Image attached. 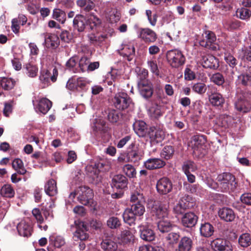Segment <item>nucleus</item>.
<instances>
[{"mask_svg":"<svg viewBox=\"0 0 251 251\" xmlns=\"http://www.w3.org/2000/svg\"><path fill=\"white\" fill-rule=\"evenodd\" d=\"M247 102L242 100H239L235 102V108L241 112L246 113L250 110V107L247 105Z\"/></svg>","mask_w":251,"mask_h":251,"instance_id":"43","label":"nucleus"},{"mask_svg":"<svg viewBox=\"0 0 251 251\" xmlns=\"http://www.w3.org/2000/svg\"><path fill=\"white\" fill-rule=\"evenodd\" d=\"M76 5L85 12H88L95 7V3L92 0H77Z\"/></svg>","mask_w":251,"mask_h":251,"instance_id":"35","label":"nucleus"},{"mask_svg":"<svg viewBox=\"0 0 251 251\" xmlns=\"http://www.w3.org/2000/svg\"><path fill=\"white\" fill-rule=\"evenodd\" d=\"M120 112L115 110H110L107 115L108 120L112 123L118 122L120 118Z\"/></svg>","mask_w":251,"mask_h":251,"instance_id":"58","label":"nucleus"},{"mask_svg":"<svg viewBox=\"0 0 251 251\" xmlns=\"http://www.w3.org/2000/svg\"><path fill=\"white\" fill-rule=\"evenodd\" d=\"M174 153V149L171 146H166L163 149L161 155L166 159H170Z\"/></svg>","mask_w":251,"mask_h":251,"instance_id":"53","label":"nucleus"},{"mask_svg":"<svg viewBox=\"0 0 251 251\" xmlns=\"http://www.w3.org/2000/svg\"><path fill=\"white\" fill-rule=\"evenodd\" d=\"M206 139L205 136L202 135H196L193 136L191 140V144L193 149V152L197 154L199 152L202 153L204 149Z\"/></svg>","mask_w":251,"mask_h":251,"instance_id":"9","label":"nucleus"},{"mask_svg":"<svg viewBox=\"0 0 251 251\" xmlns=\"http://www.w3.org/2000/svg\"><path fill=\"white\" fill-rule=\"evenodd\" d=\"M127 179L122 175H117L113 176L111 186L113 189H124L127 187Z\"/></svg>","mask_w":251,"mask_h":251,"instance_id":"19","label":"nucleus"},{"mask_svg":"<svg viewBox=\"0 0 251 251\" xmlns=\"http://www.w3.org/2000/svg\"><path fill=\"white\" fill-rule=\"evenodd\" d=\"M140 238L144 241L151 242L155 238L154 231L149 225L141 224L138 226Z\"/></svg>","mask_w":251,"mask_h":251,"instance_id":"13","label":"nucleus"},{"mask_svg":"<svg viewBox=\"0 0 251 251\" xmlns=\"http://www.w3.org/2000/svg\"><path fill=\"white\" fill-rule=\"evenodd\" d=\"M107 225L110 228H116L121 225V223L117 217H112L107 220Z\"/></svg>","mask_w":251,"mask_h":251,"instance_id":"62","label":"nucleus"},{"mask_svg":"<svg viewBox=\"0 0 251 251\" xmlns=\"http://www.w3.org/2000/svg\"><path fill=\"white\" fill-rule=\"evenodd\" d=\"M50 242L51 244H53L54 246L56 248H60L64 246L65 244L64 238L59 235H51L50 237Z\"/></svg>","mask_w":251,"mask_h":251,"instance_id":"42","label":"nucleus"},{"mask_svg":"<svg viewBox=\"0 0 251 251\" xmlns=\"http://www.w3.org/2000/svg\"><path fill=\"white\" fill-rule=\"evenodd\" d=\"M135 233V231L131 228L123 230L119 236L118 240L123 245H132L136 240Z\"/></svg>","mask_w":251,"mask_h":251,"instance_id":"10","label":"nucleus"},{"mask_svg":"<svg viewBox=\"0 0 251 251\" xmlns=\"http://www.w3.org/2000/svg\"><path fill=\"white\" fill-rule=\"evenodd\" d=\"M44 189L47 195L55 196L58 192L56 182L53 179L49 180L45 185Z\"/></svg>","mask_w":251,"mask_h":251,"instance_id":"30","label":"nucleus"},{"mask_svg":"<svg viewBox=\"0 0 251 251\" xmlns=\"http://www.w3.org/2000/svg\"><path fill=\"white\" fill-rule=\"evenodd\" d=\"M87 21L85 17L81 14L76 15L73 20L74 28L79 32L83 31L86 25Z\"/></svg>","mask_w":251,"mask_h":251,"instance_id":"27","label":"nucleus"},{"mask_svg":"<svg viewBox=\"0 0 251 251\" xmlns=\"http://www.w3.org/2000/svg\"><path fill=\"white\" fill-rule=\"evenodd\" d=\"M15 84V81L11 78L1 77L0 78V86L5 90L12 89Z\"/></svg>","mask_w":251,"mask_h":251,"instance_id":"39","label":"nucleus"},{"mask_svg":"<svg viewBox=\"0 0 251 251\" xmlns=\"http://www.w3.org/2000/svg\"><path fill=\"white\" fill-rule=\"evenodd\" d=\"M148 71L145 69L140 70L138 75V89L141 96L146 100L151 97L153 92L152 83L147 79Z\"/></svg>","mask_w":251,"mask_h":251,"instance_id":"1","label":"nucleus"},{"mask_svg":"<svg viewBox=\"0 0 251 251\" xmlns=\"http://www.w3.org/2000/svg\"><path fill=\"white\" fill-rule=\"evenodd\" d=\"M156 189L158 193L161 194H167L172 189L171 181L166 177L160 178L157 182Z\"/></svg>","mask_w":251,"mask_h":251,"instance_id":"14","label":"nucleus"},{"mask_svg":"<svg viewBox=\"0 0 251 251\" xmlns=\"http://www.w3.org/2000/svg\"><path fill=\"white\" fill-rule=\"evenodd\" d=\"M78 61V58L72 57L66 62V66L67 69L72 71L74 73H79L78 68H75Z\"/></svg>","mask_w":251,"mask_h":251,"instance_id":"50","label":"nucleus"},{"mask_svg":"<svg viewBox=\"0 0 251 251\" xmlns=\"http://www.w3.org/2000/svg\"><path fill=\"white\" fill-rule=\"evenodd\" d=\"M123 170L124 173L129 177L132 178L136 176V171L133 166L130 164H126L123 168Z\"/></svg>","mask_w":251,"mask_h":251,"instance_id":"54","label":"nucleus"},{"mask_svg":"<svg viewBox=\"0 0 251 251\" xmlns=\"http://www.w3.org/2000/svg\"><path fill=\"white\" fill-rule=\"evenodd\" d=\"M198 217L193 212H188L183 215L181 218V223L184 226L192 227L195 226Z\"/></svg>","mask_w":251,"mask_h":251,"instance_id":"20","label":"nucleus"},{"mask_svg":"<svg viewBox=\"0 0 251 251\" xmlns=\"http://www.w3.org/2000/svg\"><path fill=\"white\" fill-rule=\"evenodd\" d=\"M123 217L126 223L131 225L135 221L136 216L130 210V208H126L123 214Z\"/></svg>","mask_w":251,"mask_h":251,"instance_id":"40","label":"nucleus"},{"mask_svg":"<svg viewBox=\"0 0 251 251\" xmlns=\"http://www.w3.org/2000/svg\"><path fill=\"white\" fill-rule=\"evenodd\" d=\"M174 225L170 220L166 218L162 219L157 223L158 230L162 233L170 232L173 228Z\"/></svg>","mask_w":251,"mask_h":251,"instance_id":"32","label":"nucleus"},{"mask_svg":"<svg viewBox=\"0 0 251 251\" xmlns=\"http://www.w3.org/2000/svg\"><path fill=\"white\" fill-rule=\"evenodd\" d=\"M216 40V37L215 34L211 31L207 30L205 31L203 39L200 42V44L201 46L206 48L216 50L218 48L215 44Z\"/></svg>","mask_w":251,"mask_h":251,"instance_id":"8","label":"nucleus"},{"mask_svg":"<svg viewBox=\"0 0 251 251\" xmlns=\"http://www.w3.org/2000/svg\"><path fill=\"white\" fill-rule=\"evenodd\" d=\"M44 38V43L47 48L55 49L59 45V39L55 34L46 33Z\"/></svg>","mask_w":251,"mask_h":251,"instance_id":"22","label":"nucleus"},{"mask_svg":"<svg viewBox=\"0 0 251 251\" xmlns=\"http://www.w3.org/2000/svg\"><path fill=\"white\" fill-rule=\"evenodd\" d=\"M225 60L229 66L232 68L235 67L237 64V60L236 59L230 54H225Z\"/></svg>","mask_w":251,"mask_h":251,"instance_id":"64","label":"nucleus"},{"mask_svg":"<svg viewBox=\"0 0 251 251\" xmlns=\"http://www.w3.org/2000/svg\"><path fill=\"white\" fill-rule=\"evenodd\" d=\"M214 232V227L208 223H204L201 225L200 233L201 235L205 237L211 236Z\"/></svg>","mask_w":251,"mask_h":251,"instance_id":"36","label":"nucleus"},{"mask_svg":"<svg viewBox=\"0 0 251 251\" xmlns=\"http://www.w3.org/2000/svg\"><path fill=\"white\" fill-rule=\"evenodd\" d=\"M233 121L232 118L227 115L223 114L219 116L216 124L225 127H228Z\"/></svg>","mask_w":251,"mask_h":251,"instance_id":"38","label":"nucleus"},{"mask_svg":"<svg viewBox=\"0 0 251 251\" xmlns=\"http://www.w3.org/2000/svg\"><path fill=\"white\" fill-rule=\"evenodd\" d=\"M52 106V102L48 99L42 98L39 101L35 107L37 111L43 114H46L50 109Z\"/></svg>","mask_w":251,"mask_h":251,"instance_id":"24","label":"nucleus"},{"mask_svg":"<svg viewBox=\"0 0 251 251\" xmlns=\"http://www.w3.org/2000/svg\"><path fill=\"white\" fill-rule=\"evenodd\" d=\"M144 203V202H137L135 204H132L130 208V210H131L136 216L143 215L145 211V207L143 205Z\"/></svg>","mask_w":251,"mask_h":251,"instance_id":"41","label":"nucleus"},{"mask_svg":"<svg viewBox=\"0 0 251 251\" xmlns=\"http://www.w3.org/2000/svg\"><path fill=\"white\" fill-rule=\"evenodd\" d=\"M168 63L173 68H178L185 62V57L182 52L177 50H169L166 54Z\"/></svg>","mask_w":251,"mask_h":251,"instance_id":"5","label":"nucleus"},{"mask_svg":"<svg viewBox=\"0 0 251 251\" xmlns=\"http://www.w3.org/2000/svg\"><path fill=\"white\" fill-rule=\"evenodd\" d=\"M216 183L222 192L233 191L237 185L234 176L227 173L218 175Z\"/></svg>","mask_w":251,"mask_h":251,"instance_id":"3","label":"nucleus"},{"mask_svg":"<svg viewBox=\"0 0 251 251\" xmlns=\"http://www.w3.org/2000/svg\"><path fill=\"white\" fill-rule=\"evenodd\" d=\"M17 228L19 234L24 237L31 235V227L29 225V220L26 219L22 220L17 225Z\"/></svg>","mask_w":251,"mask_h":251,"instance_id":"17","label":"nucleus"},{"mask_svg":"<svg viewBox=\"0 0 251 251\" xmlns=\"http://www.w3.org/2000/svg\"><path fill=\"white\" fill-rule=\"evenodd\" d=\"M101 248L104 251H118L117 243L110 239L103 240L101 243Z\"/></svg>","mask_w":251,"mask_h":251,"instance_id":"33","label":"nucleus"},{"mask_svg":"<svg viewBox=\"0 0 251 251\" xmlns=\"http://www.w3.org/2000/svg\"><path fill=\"white\" fill-rule=\"evenodd\" d=\"M219 216L221 219L226 222H232L235 217L233 211L229 208L224 207L218 212Z\"/></svg>","mask_w":251,"mask_h":251,"instance_id":"26","label":"nucleus"},{"mask_svg":"<svg viewBox=\"0 0 251 251\" xmlns=\"http://www.w3.org/2000/svg\"><path fill=\"white\" fill-rule=\"evenodd\" d=\"M210 79L211 82L218 86H222L225 82V78L223 75L219 73L212 75Z\"/></svg>","mask_w":251,"mask_h":251,"instance_id":"49","label":"nucleus"},{"mask_svg":"<svg viewBox=\"0 0 251 251\" xmlns=\"http://www.w3.org/2000/svg\"><path fill=\"white\" fill-rule=\"evenodd\" d=\"M87 226L82 223L77 228L74 234V237L75 240H76V239L81 241L87 240L89 238V234L87 232Z\"/></svg>","mask_w":251,"mask_h":251,"instance_id":"23","label":"nucleus"},{"mask_svg":"<svg viewBox=\"0 0 251 251\" xmlns=\"http://www.w3.org/2000/svg\"><path fill=\"white\" fill-rule=\"evenodd\" d=\"M169 202H157L152 207V211L158 218L165 219L169 214Z\"/></svg>","mask_w":251,"mask_h":251,"instance_id":"12","label":"nucleus"},{"mask_svg":"<svg viewBox=\"0 0 251 251\" xmlns=\"http://www.w3.org/2000/svg\"><path fill=\"white\" fill-rule=\"evenodd\" d=\"M130 201L132 202H145V198L143 194L139 191L133 192L131 195Z\"/></svg>","mask_w":251,"mask_h":251,"instance_id":"55","label":"nucleus"},{"mask_svg":"<svg viewBox=\"0 0 251 251\" xmlns=\"http://www.w3.org/2000/svg\"><path fill=\"white\" fill-rule=\"evenodd\" d=\"M106 165V162L105 161H101L95 164L96 167V169L93 168L94 170V173H91L90 176L93 179L96 183H98L100 180V177L99 176V172L105 167Z\"/></svg>","mask_w":251,"mask_h":251,"instance_id":"34","label":"nucleus"},{"mask_svg":"<svg viewBox=\"0 0 251 251\" xmlns=\"http://www.w3.org/2000/svg\"><path fill=\"white\" fill-rule=\"evenodd\" d=\"M0 194L3 197L12 198L14 197L15 191L10 184H4L0 190Z\"/></svg>","mask_w":251,"mask_h":251,"instance_id":"37","label":"nucleus"},{"mask_svg":"<svg viewBox=\"0 0 251 251\" xmlns=\"http://www.w3.org/2000/svg\"><path fill=\"white\" fill-rule=\"evenodd\" d=\"M193 241L192 239L188 236L182 237L178 243V251H190L192 248Z\"/></svg>","mask_w":251,"mask_h":251,"instance_id":"25","label":"nucleus"},{"mask_svg":"<svg viewBox=\"0 0 251 251\" xmlns=\"http://www.w3.org/2000/svg\"><path fill=\"white\" fill-rule=\"evenodd\" d=\"M211 248L214 251H232L231 243L225 239L217 238L211 242Z\"/></svg>","mask_w":251,"mask_h":251,"instance_id":"11","label":"nucleus"},{"mask_svg":"<svg viewBox=\"0 0 251 251\" xmlns=\"http://www.w3.org/2000/svg\"><path fill=\"white\" fill-rule=\"evenodd\" d=\"M166 164L164 161L158 158H152L148 159L144 162L145 167L148 170L159 169Z\"/></svg>","mask_w":251,"mask_h":251,"instance_id":"21","label":"nucleus"},{"mask_svg":"<svg viewBox=\"0 0 251 251\" xmlns=\"http://www.w3.org/2000/svg\"><path fill=\"white\" fill-rule=\"evenodd\" d=\"M138 36L146 43H153L157 39L155 32L149 28L141 29Z\"/></svg>","mask_w":251,"mask_h":251,"instance_id":"15","label":"nucleus"},{"mask_svg":"<svg viewBox=\"0 0 251 251\" xmlns=\"http://www.w3.org/2000/svg\"><path fill=\"white\" fill-rule=\"evenodd\" d=\"M53 18L63 24L66 21V14L59 9H55L53 11Z\"/></svg>","mask_w":251,"mask_h":251,"instance_id":"51","label":"nucleus"},{"mask_svg":"<svg viewBox=\"0 0 251 251\" xmlns=\"http://www.w3.org/2000/svg\"><path fill=\"white\" fill-rule=\"evenodd\" d=\"M148 134L151 142L153 144L161 142L165 137L164 132L163 130L155 127H151Z\"/></svg>","mask_w":251,"mask_h":251,"instance_id":"16","label":"nucleus"},{"mask_svg":"<svg viewBox=\"0 0 251 251\" xmlns=\"http://www.w3.org/2000/svg\"><path fill=\"white\" fill-rule=\"evenodd\" d=\"M237 81L238 84L244 86L251 85V78L248 72L246 74H242L239 75Z\"/></svg>","mask_w":251,"mask_h":251,"instance_id":"46","label":"nucleus"},{"mask_svg":"<svg viewBox=\"0 0 251 251\" xmlns=\"http://www.w3.org/2000/svg\"><path fill=\"white\" fill-rule=\"evenodd\" d=\"M201 63L205 68L216 69L219 67L218 60L212 55H207L202 57Z\"/></svg>","mask_w":251,"mask_h":251,"instance_id":"18","label":"nucleus"},{"mask_svg":"<svg viewBox=\"0 0 251 251\" xmlns=\"http://www.w3.org/2000/svg\"><path fill=\"white\" fill-rule=\"evenodd\" d=\"M210 103L215 106H222L225 103V99L219 93L214 92L209 95Z\"/></svg>","mask_w":251,"mask_h":251,"instance_id":"31","label":"nucleus"},{"mask_svg":"<svg viewBox=\"0 0 251 251\" xmlns=\"http://www.w3.org/2000/svg\"><path fill=\"white\" fill-rule=\"evenodd\" d=\"M75 196H77V200L80 203L87 205L91 202L93 196V192L87 186H80L70 194L69 201L75 202Z\"/></svg>","mask_w":251,"mask_h":251,"instance_id":"2","label":"nucleus"},{"mask_svg":"<svg viewBox=\"0 0 251 251\" xmlns=\"http://www.w3.org/2000/svg\"><path fill=\"white\" fill-rule=\"evenodd\" d=\"M89 63L90 61L87 57H82L79 60L78 63L79 72H84L88 70Z\"/></svg>","mask_w":251,"mask_h":251,"instance_id":"56","label":"nucleus"},{"mask_svg":"<svg viewBox=\"0 0 251 251\" xmlns=\"http://www.w3.org/2000/svg\"><path fill=\"white\" fill-rule=\"evenodd\" d=\"M14 105L13 100H10L4 103V107L3 108V114L5 116L8 117L12 113L13 106Z\"/></svg>","mask_w":251,"mask_h":251,"instance_id":"63","label":"nucleus"},{"mask_svg":"<svg viewBox=\"0 0 251 251\" xmlns=\"http://www.w3.org/2000/svg\"><path fill=\"white\" fill-rule=\"evenodd\" d=\"M179 238V235L177 233L170 232L168 234L165 239L170 244H174L177 243Z\"/></svg>","mask_w":251,"mask_h":251,"instance_id":"61","label":"nucleus"},{"mask_svg":"<svg viewBox=\"0 0 251 251\" xmlns=\"http://www.w3.org/2000/svg\"><path fill=\"white\" fill-rule=\"evenodd\" d=\"M239 244L243 247H247L251 244V237L249 233L242 234L238 239Z\"/></svg>","mask_w":251,"mask_h":251,"instance_id":"48","label":"nucleus"},{"mask_svg":"<svg viewBox=\"0 0 251 251\" xmlns=\"http://www.w3.org/2000/svg\"><path fill=\"white\" fill-rule=\"evenodd\" d=\"M39 79L43 83L48 85L51 80V73L48 70H41Z\"/></svg>","mask_w":251,"mask_h":251,"instance_id":"52","label":"nucleus"},{"mask_svg":"<svg viewBox=\"0 0 251 251\" xmlns=\"http://www.w3.org/2000/svg\"><path fill=\"white\" fill-rule=\"evenodd\" d=\"M88 23L89 24L91 28L93 29L94 27H97L100 25L101 24V20L96 16L91 15L88 19Z\"/></svg>","mask_w":251,"mask_h":251,"instance_id":"60","label":"nucleus"},{"mask_svg":"<svg viewBox=\"0 0 251 251\" xmlns=\"http://www.w3.org/2000/svg\"><path fill=\"white\" fill-rule=\"evenodd\" d=\"M25 73L30 77H34L37 75L38 69L37 67L32 63L27 64L25 66Z\"/></svg>","mask_w":251,"mask_h":251,"instance_id":"44","label":"nucleus"},{"mask_svg":"<svg viewBox=\"0 0 251 251\" xmlns=\"http://www.w3.org/2000/svg\"><path fill=\"white\" fill-rule=\"evenodd\" d=\"M113 102L115 106L120 110H124L133 104L130 98L125 93L116 95Z\"/></svg>","mask_w":251,"mask_h":251,"instance_id":"7","label":"nucleus"},{"mask_svg":"<svg viewBox=\"0 0 251 251\" xmlns=\"http://www.w3.org/2000/svg\"><path fill=\"white\" fill-rule=\"evenodd\" d=\"M133 129L139 137H145L148 132L147 125L143 121H136L133 124Z\"/></svg>","mask_w":251,"mask_h":251,"instance_id":"29","label":"nucleus"},{"mask_svg":"<svg viewBox=\"0 0 251 251\" xmlns=\"http://www.w3.org/2000/svg\"><path fill=\"white\" fill-rule=\"evenodd\" d=\"M236 14L238 17L243 20H248L251 16V11L246 8L238 9Z\"/></svg>","mask_w":251,"mask_h":251,"instance_id":"47","label":"nucleus"},{"mask_svg":"<svg viewBox=\"0 0 251 251\" xmlns=\"http://www.w3.org/2000/svg\"><path fill=\"white\" fill-rule=\"evenodd\" d=\"M91 81L88 78L79 77L76 79L75 78H70L66 84V87L72 91L75 90L84 89L85 87L90 83Z\"/></svg>","mask_w":251,"mask_h":251,"instance_id":"6","label":"nucleus"},{"mask_svg":"<svg viewBox=\"0 0 251 251\" xmlns=\"http://www.w3.org/2000/svg\"><path fill=\"white\" fill-rule=\"evenodd\" d=\"M182 169L185 174H188L191 172L194 171L196 169V166L193 162L187 161L184 162Z\"/></svg>","mask_w":251,"mask_h":251,"instance_id":"59","label":"nucleus"},{"mask_svg":"<svg viewBox=\"0 0 251 251\" xmlns=\"http://www.w3.org/2000/svg\"><path fill=\"white\" fill-rule=\"evenodd\" d=\"M192 90L196 93L199 94H204L206 90L207 87L205 84L203 83H195L192 86Z\"/></svg>","mask_w":251,"mask_h":251,"instance_id":"57","label":"nucleus"},{"mask_svg":"<svg viewBox=\"0 0 251 251\" xmlns=\"http://www.w3.org/2000/svg\"><path fill=\"white\" fill-rule=\"evenodd\" d=\"M118 52L128 61H131L135 56V49L133 41L125 40L117 50Z\"/></svg>","mask_w":251,"mask_h":251,"instance_id":"4","label":"nucleus"},{"mask_svg":"<svg viewBox=\"0 0 251 251\" xmlns=\"http://www.w3.org/2000/svg\"><path fill=\"white\" fill-rule=\"evenodd\" d=\"M164 113L162 106L158 104L152 105L148 110V114L152 119H158L161 117Z\"/></svg>","mask_w":251,"mask_h":251,"instance_id":"28","label":"nucleus"},{"mask_svg":"<svg viewBox=\"0 0 251 251\" xmlns=\"http://www.w3.org/2000/svg\"><path fill=\"white\" fill-rule=\"evenodd\" d=\"M93 130L96 132H104L105 130V122L102 119H97L92 126Z\"/></svg>","mask_w":251,"mask_h":251,"instance_id":"45","label":"nucleus"}]
</instances>
